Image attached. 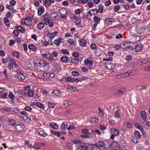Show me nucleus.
<instances>
[{
	"label": "nucleus",
	"mask_w": 150,
	"mask_h": 150,
	"mask_svg": "<svg viewBox=\"0 0 150 150\" xmlns=\"http://www.w3.org/2000/svg\"><path fill=\"white\" fill-rule=\"evenodd\" d=\"M121 48L124 50H133L134 49L133 47L130 46V43L128 42H124L121 44Z\"/></svg>",
	"instance_id": "1"
},
{
	"label": "nucleus",
	"mask_w": 150,
	"mask_h": 150,
	"mask_svg": "<svg viewBox=\"0 0 150 150\" xmlns=\"http://www.w3.org/2000/svg\"><path fill=\"white\" fill-rule=\"evenodd\" d=\"M32 21L31 20V16L27 17L26 18L23 19L21 21V24L22 25L24 24L30 26L32 25Z\"/></svg>",
	"instance_id": "2"
},
{
	"label": "nucleus",
	"mask_w": 150,
	"mask_h": 150,
	"mask_svg": "<svg viewBox=\"0 0 150 150\" xmlns=\"http://www.w3.org/2000/svg\"><path fill=\"white\" fill-rule=\"evenodd\" d=\"M135 30L136 32L139 34H141L145 31V28L140 25H137Z\"/></svg>",
	"instance_id": "3"
},
{
	"label": "nucleus",
	"mask_w": 150,
	"mask_h": 150,
	"mask_svg": "<svg viewBox=\"0 0 150 150\" xmlns=\"http://www.w3.org/2000/svg\"><path fill=\"white\" fill-rule=\"evenodd\" d=\"M38 133L40 135L43 137H45L47 136V134L45 131L42 128H39L38 130Z\"/></svg>",
	"instance_id": "4"
},
{
	"label": "nucleus",
	"mask_w": 150,
	"mask_h": 150,
	"mask_svg": "<svg viewBox=\"0 0 150 150\" xmlns=\"http://www.w3.org/2000/svg\"><path fill=\"white\" fill-rule=\"evenodd\" d=\"M24 125L22 124H17L16 125L15 128L17 130V131L20 132L24 129Z\"/></svg>",
	"instance_id": "5"
},
{
	"label": "nucleus",
	"mask_w": 150,
	"mask_h": 150,
	"mask_svg": "<svg viewBox=\"0 0 150 150\" xmlns=\"http://www.w3.org/2000/svg\"><path fill=\"white\" fill-rule=\"evenodd\" d=\"M48 64V63L43 60H40L37 64V67H45Z\"/></svg>",
	"instance_id": "6"
},
{
	"label": "nucleus",
	"mask_w": 150,
	"mask_h": 150,
	"mask_svg": "<svg viewBox=\"0 0 150 150\" xmlns=\"http://www.w3.org/2000/svg\"><path fill=\"white\" fill-rule=\"evenodd\" d=\"M143 46L141 44H139L135 45L134 47V50L136 52H139L143 49Z\"/></svg>",
	"instance_id": "7"
},
{
	"label": "nucleus",
	"mask_w": 150,
	"mask_h": 150,
	"mask_svg": "<svg viewBox=\"0 0 150 150\" xmlns=\"http://www.w3.org/2000/svg\"><path fill=\"white\" fill-rule=\"evenodd\" d=\"M65 79V82H76L77 79L74 78H71L70 77H66L64 78Z\"/></svg>",
	"instance_id": "8"
},
{
	"label": "nucleus",
	"mask_w": 150,
	"mask_h": 150,
	"mask_svg": "<svg viewBox=\"0 0 150 150\" xmlns=\"http://www.w3.org/2000/svg\"><path fill=\"white\" fill-rule=\"evenodd\" d=\"M94 145L98 148L99 147H103L104 145V143L102 141H98L97 142L94 144Z\"/></svg>",
	"instance_id": "9"
},
{
	"label": "nucleus",
	"mask_w": 150,
	"mask_h": 150,
	"mask_svg": "<svg viewBox=\"0 0 150 150\" xmlns=\"http://www.w3.org/2000/svg\"><path fill=\"white\" fill-rule=\"evenodd\" d=\"M126 89L125 88H122L116 91L115 94L116 95H119L124 93Z\"/></svg>",
	"instance_id": "10"
},
{
	"label": "nucleus",
	"mask_w": 150,
	"mask_h": 150,
	"mask_svg": "<svg viewBox=\"0 0 150 150\" xmlns=\"http://www.w3.org/2000/svg\"><path fill=\"white\" fill-rule=\"evenodd\" d=\"M58 12L60 15H65L67 13L66 9L64 8H61L59 10Z\"/></svg>",
	"instance_id": "11"
},
{
	"label": "nucleus",
	"mask_w": 150,
	"mask_h": 150,
	"mask_svg": "<svg viewBox=\"0 0 150 150\" xmlns=\"http://www.w3.org/2000/svg\"><path fill=\"white\" fill-rule=\"evenodd\" d=\"M17 76L18 79L20 80H24L25 78V76L22 73L18 74Z\"/></svg>",
	"instance_id": "12"
},
{
	"label": "nucleus",
	"mask_w": 150,
	"mask_h": 150,
	"mask_svg": "<svg viewBox=\"0 0 150 150\" xmlns=\"http://www.w3.org/2000/svg\"><path fill=\"white\" fill-rule=\"evenodd\" d=\"M52 94H54V96H59L61 94V92L59 90H55L52 92Z\"/></svg>",
	"instance_id": "13"
},
{
	"label": "nucleus",
	"mask_w": 150,
	"mask_h": 150,
	"mask_svg": "<svg viewBox=\"0 0 150 150\" xmlns=\"http://www.w3.org/2000/svg\"><path fill=\"white\" fill-rule=\"evenodd\" d=\"M110 146L112 148L115 149H117V148L118 146V144L116 142H113L112 143Z\"/></svg>",
	"instance_id": "14"
},
{
	"label": "nucleus",
	"mask_w": 150,
	"mask_h": 150,
	"mask_svg": "<svg viewBox=\"0 0 150 150\" xmlns=\"http://www.w3.org/2000/svg\"><path fill=\"white\" fill-rule=\"evenodd\" d=\"M62 40H63V39L59 38L57 40H55L54 41V43L57 46H59V45L60 43L62 42Z\"/></svg>",
	"instance_id": "15"
},
{
	"label": "nucleus",
	"mask_w": 150,
	"mask_h": 150,
	"mask_svg": "<svg viewBox=\"0 0 150 150\" xmlns=\"http://www.w3.org/2000/svg\"><path fill=\"white\" fill-rule=\"evenodd\" d=\"M28 48L29 49L32 50L33 51L36 52L37 49L36 47L33 44H30L28 45Z\"/></svg>",
	"instance_id": "16"
},
{
	"label": "nucleus",
	"mask_w": 150,
	"mask_h": 150,
	"mask_svg": "<svg viewBox=\"0 0 150 150\" xmlns=\"http://www.w3.org/2000/svg\"><path fill=\"white\" fill-rule=\"evenodd\" d=\"M140 115L142 119L144 120V121H145L146 115V112L144 111H142L141 112Z\"/></svg>",
	"instance_id": "17"
},
{
	"label": "nucleus",
	"mask_w": 150,
	"mask_h": 150,
	"mask_svg": "<svg viewBox=\"0 0 150 150\" xmlns=\"http://www.w3.org/2000/svg\"><path fill=\"white\" fill-rule=\"evenodd\" d=\"M121 112L120 109L118 107H117V110L115 111V113L114 115L115 117H117L118 118H120V116L119 114Z\"/></svg>",
	"instance_id": "18"
},
{
	"label": "nucleus",
	"mask_w": 150,
	"mask_h": 150,
	"mask_svg": "<svg viewBox=\"0 0 150 150\" xmlns=\"http://www.w3.org/2000/svg\"><path fill=\"white\" fill-rule=\"evenodd\" d=\"M94 53H95L96 56H100L101 54V51L99 48H96L94 51Z\"/></svg>",
	"instance_id": "19"
},
{
	"label": "nucleus",
	"mask_w": 150,
	"mask_h": 150,
	"mask_svg": "<svg viewBox=\"0 0 150 150\" xmlns=\"http://www.w3.org/2000/svg\"><path fill=\"white\" fill-rule=\"evenodd\" d=\"M68 57L64 56L60 58V60L66 63L68 62Z\"/></svg>",
	"instance_id": "20"
},
{
	"label": "nucleus",
	"mask_w": 150,
	"mask_h": 150,
	"mask_svg": "<svg viewBox=\"0 0 150 150\" xmlns=\"http://www.w3.org/2000/svg\"><path fill=\"white\" fill-rule=\"evenodd\" d=\"M51 134L58 137H60L61 134L59 132H56L54 130H52L51 132Z\"/></svg>",
	"instance_id": "21"
},
{
	"label": "nucleus",
	"mask_w": 150,
	"mask_h": 150,
	"mask_svg": "<svg viewBox=\"0 0 150 150\" xmlns=\"http://www.w3.org/2000/svg\"><path fill=\"white\" fill-rule=\"evenodd\" d=\"M134 137L139 139L141 137V135L139 132L135 131L134 133Z\"/></svg>",
	"instance_id": "22"
},
{
	"label": "nucleus",
	"mask_w": 150,
	"mask_h": 150,
	"mask_svg": "<svg viewBox=\"0 0 150 150\" xmlns=\"http://www.w3.org/2000/svg\"><path fill=\"white\" fill-rule=\"evenodd\" d=\"M50 127L54 129H57L58 125L55 123H51L50 124Z\"/></svg>",
	"instance_id": "23"
},
{
	"label": "nucleus",
	"mask_w": 150,
	"mask_h": 150,
	"mask_svg": "<svg viewBox=\"0 0 150 150\" xmlns=\"http://www.w3.org/2000/svg\"><path fill=\"white\" fill-rule=\"evenodd\" d=\"M93 19L96 24L98 23L100 20V18L97 16H95L93 17Z\"/></svg>",
	"instance_id": "24"
},
{
	"label": "nucleus",
	"mask_w": 150,
	"mask_h": 150,
	"mask_svg": "<svg viewBox=\"0 0 150 150\" xmlns=\"http://www.w3.org/2000/svg\"><path fill=\"white\" fill-rule=\"evenodd\" d=\"M135 126L137 128L139 129L140 131H141L142 132H144V130H143V128L138 123H136L135 124Z\"/></svg>",
	"instance_id": "25"
},
{
	"label": "nucleus",
	"mask_w": 150,
	"mask_h": 150,
	"mask_svg": "<svg viewBox=\"0 0 150 150\" xmlns=\"http://www.w3.org/2000/svg\"><path fill=\"white\" fill-rule=\"evenodd\" d=\"M8 122H11L10 124L13 126H14L16 125V122H15V120L13 119H9L8 118Z\"/></svg>",
	"instance_id": "26"
},
{
	"label": "nucleus",
	"mask_w": 150,
	"mask_h": 150,
	"mask_svg": "<svg viewBox=\"0 0 150 150\" xmlns=\"http://www.w3.org/2000/svg\"><path fill=\"white\" fill-rule=\"evenodd\" d=\"M44 24L45 23H39L37 25V27L39 29H41L44 27L45 25Z\"/></svg>",
	"instance_id": "27"
},
{
	"label": "nucleus",
	"mask_w": 150,
	"mask_h": 150,
	"mask_svg": "<svg viewBox=\"0 0 150 150\" xmlns=\"http://www.w3.org/2000/svg\"><path fill=\"white\" fill-rule=\"evenodd\" d=\"M71 141L74 144H80L81 143V141L80 140H77L76 139H71Z\"/></svg>",
	"instance_id": "28"
},
{
	"label": "nucleus",
	"mask_w": 150,
	"mask_h": 150,
	"mask_svg": "<svg viewBox=\"0 0 150 150\" xmlns=\"http://www.w3.org/2000/svg\"><path fill=\"white\" fill-rule=\"evenodd\" d=\"M81 132L83 134H89V130L87 129H82L81 130Z\"/></svg>",
	"instance_id": "29"
},
{
	"label": "nucleus",
	"mask_w": 150,
	"mask_h": 150,
	"mask_svg": "<svg viewBox=\"0 0 150 150\" xmlns=\"http://www.w3.org/2000/svg\"><path fill=\"white\" fill-rule=\"evenodd\" d=\"M12 55L17 58H18L19 57V53L18 52L14 51L12 52Z\"/></svg>",
	"instance_id": "30"
},
{
	"label": "nucleus",
	"mask_w": 150,
	"mask_h": 150,
	"mask_svg": "<svg viewBox=\"0 0 150 150\" xmlns=\"http://www.w3.org/2000/svg\"><path fill=\"white\" fill-rule=\"evenodd\" d=\"M5 24L7 26H9L10 25V22L7 18H5L4 20Z\"/></svg>",
	"instance_id": "31"
},
{
	"label": "nucleus",
	"mask_w": 150,
	"mask_h": 150,
	"mask_svg": "<svg viewBox=\"0 0 150 150\" xmlns=\"http://www.w3.org/2000/svg\"><path fill=\"white\" fill-rule=\"evenodd\" d=\"M85 63L86 64H88L89 65H92L93 64V62L90 60L88 59H86L84 60Z\"/></svg>",
	"instance_id": "32"
},
{
	"label": "nucleus",
	"mask_w": 150,
	"mask_h": 150,
	"mask_svg": "<svg viewBox=\"0 0 150 150\" xmlns=\"http://www.w3.org/2000/svg\"><path fill=\"white\" fill-rule=\"evenodd\" d=\"M22 117V118L25 120L26 121V120L27 121V122H29L30 121V119L29 117L27 115L25 117H23V115H22L21 116Z\"/></svg>",
	"instance_id": "33"
},
{
	"label": "nucleus",
	"mask_w": 150,
	"mask_h": 150,
	"mask_svg": "<svg viewBox=\"0 0 150 150\" xmlns=\"http://www.w3.org/2000/svg\"><path fill=\"white\" fill-rule=\"evenodd\" d=\"M141 65V64H140V62H139L138 63H135L132 65V67L133 68H137L139 67V66Z\"/></svg>",
	"instance_id": "34"
},
{
	"label": "nucleus",
	"mask_w": 150,
	"mask_h": 150,
	"mask_svg": "<svg viewBox=\"0 0 150 150\" xmlns=\"http://www.w3.org/2000/svg\"><path fill=\"white\" fill-rule=\"evenodd\" d=\"M120 76L122 78L125 77H127L129 76V74H128V72H125L124 73H122L120 74Z\"/></svg>",
	"instance_id": "35"
},
{
	"label": "nucleus",
	"mask_w": 150,
	"mask_h": 150,
	"mask_svg": "<svg viewBox=\"0 0 150 150\" xmlns=\"http://www.w3.org/2000/svg\"><path fill=\"white\" fill-rule=\"evenodd\" d=\"M38 14L39 15H40L44 12V8H39L38 9Z\"/></svg>",
	"instance_id": "36"
},
{
	"label": "nucleus",
	"mask_w": 150,
	"mask_h": 150,
	"mask_svg": "<svg viewBox=\"0 0 150 150\" xmlns=\"http://www.w3.org/2000/svg\"><path fill=\"white\" fill-rule=\"evenodd\" d=\"M106 21H108V24H110L111 23L114 22V19L113 18H106L105 19Z\"/></svg>",
	"instance_id": "37"
},
{
	"label": "nucleus",
	"mask_w": 150,
	"mask_h": 150,
	"mask_svg": "<svg viewBox=\"0 0 150 150\" xmlns=\"http://www.w3.org/2000/svg\"><path fill=\"white\" fill-rule=\"evenodd\" d=\"M54 75V74L51 73V74L50 73H43V76L45 78H48L49 76H50L51 75Z\"/></svg>",
	"instance_id": "38"
},
{
	"label": "nucleus",
	"mask_w": 150,
	"mask_h": 150,
	"mask_svg": "<svg viewBox=\"0 0 150 150\" xmlns=\"http://www.w3.org/2000/svg\"><path fill=\"white\" fill-rule=\"evenodd\" d=\"M67 124L66 122H63L61 125V128L63 130H64L67 127Z\"/></svg>",
	"instance_id": "39"
},
{
	"label": "nucleus",
	"mask_w": 150,
	"mask_h": 150,
	"mask_svg": "<svg viewBox=\"0 0 150 150\" xmlns=\"http://www.w3.org/2000/svg\"><path fill=\"white\" fill-rule=\"evenodd\" d=\"M47 58H48V59L50 60L51 61H52L54 59L53 56L51 53L47 55Z\"/></svg>",
	"instance_id": "40"
},
{
	"label": "nucleus",
	"mask_w": 150,
	"mask_h": 150,
	"mask_svg": "<svg viewBox=\"0 0 150 150\" xmlns=\"http://www.w3.org/2000/svg\"><path fill=\"white\" fill-rule=\"evenodd\" d=\"M88 78L82 76L81 78L79 79H77L76 80V83H77L78 82H81L83 80H84Z\"/></svg>",
	"instance_id": "41"
},
{
	"label": "nucleus",
	"mask_w": 150,
	"mask_h": 150,
	"mask_svg": "<svg viewBox=\"0 0 150 150\" xmlns=\"http://www.w3.org/2000/svg\"><path fill=\"white\" fill-rule=\"evenodd\" d=\"M19 34V32L16 30H14L13 33V35L14 36H18Z\"/></svg>",
	"instance_id": "42"
},
{
	"label": "nucleus",
	"mask_w": 150,
	"mask_h": 150,
	"mask_svg": "<svg viewBox=\"0 0 150 150\" xmlns=\"http://www.w3.org/2000/svg\"><path fill=\"white\" fill-rule=\"evenodd\" d=\"M70 89H71V90H73L74 91H75L76 89L75 88H74L73 87V86H71V87H68L67 88L66 90L68 91L69 92L70 91Z\"/></svg>",
	"instance_id": "43"
},
{
	"label": "nucleus",
	"mask_w": 150,
	"mask_h": 150,
	"mask_svg": "<svg viewBox=\"0 0 150 150\" xmlns=\"http://www.w3.org/2000/svg\"><path fill=\"white\" fill-rule=\"evenodd\" d=\"M146 86H145L141 85L140 87V88H139V90L141 91L143 90H146Z\"/></svg>",
	"instance_id": "44"
},
{
	"label": "nucleus",
	"mask_w": 150,
	"mask_h": 150,
	"mask_svg": "<svg viewBox=\"0 0 150 150\" xmlns=\"http://www.w3.org/2000/svg\"><path fill=\"white\" fill-rule=\"evenodd\" d=\"M43 1L44 4L46 7H49L50 5L49 2L47 0H43Z\"/></svg>",
	"instance_id": "45"
},
{
	"label": "nucleus",
	"mask_w": 150,
	"mask_h": 150,
	"mask_svg": "<svg viewBox=\"0 0 150 150\" xmlns=\"http://www.w3.org/2000/svg\"><path fill=\"white\" fill-rule=\"evenodd\" d=\"M98 122V120L95 117H92L91 118L90 120V122L91 123H93L94 122Z\"/></svg>",
	"instance_id": "46"
},
{
	"label": "nucleus",
	"mask_w": 150,
	"mask_h": 150,
	"mask_svg": "<svg viewBox=\"0 0 150 150\" xmlns=\"http://www.w3.org/2000/svg\"><path fill=\"white\" fill-rule=\"evenodd\" d=\"M98 10V12L100 13H102L103 12V6H99V8Z\"/></svg>",
	"instance_id": "47"
},
{
	"label": "nucleus",
	"mask_w": 150,
	"mask_h": 150,
	"mask_svg": "<svg viewBox=\"0 0 150 150\" xmlns=\"http://www.w3.org/2000/svg\"><path fill=\"white\" fill-rule=\"evenodd\" d=\"M72 75L74 76H78L79 75V73L76 71H74L71 73Z\"/></svg>",
	"instance_id": "48"
},
{
	"label": "nucleus",
	"mask_w": 150,
	"mask_h": 150,
	"mask_svg": "<svg viewBox=\"0 0 150 150\" xmlns=\"http://www.w3.org/2000/svg\"><path fill=\"white\" fill-rule=\"evenodd\" d=\"M113 3L115 4H117L119 2L122 3L123 2V0H113Z\"/></svg>",
	"instance_id": "49"
},
{
	"label": "nucleus",
	"mask_w": 150,
	"mask_h": 150,
	"mask_svg": "<svg viewBox=\"0 0 150 150\" xmlns=\"http://www.w3.org/2000/svg\"><path fill=\"white\" fill-rule=\"evenodd\" d=\"M33 94V92L31 90L28 91L27 92V95L29 97H32Z\"/></svg>",
	"instance_id": "50"
},
{
	"label": "nucleus",
	"mask_w": 150,
	"mask_h": 150,
	"mask_svg": "<svg viewBox=\"0 0 150 150\" xmlns=\"http://www.w3.org/2000/svg\"><path fill=\"white\" fill-rule=\"evenodd\" d=\"M36 105L40 108H42L43 106V104L39 102H37L35 103Z\"/></svg>",
	"instance_id": "51"
},
{
	"label": "nucleus",
	"mask_w": 150,
	"mask_h": 150,
	"mask_svg": "<svg viewBox=\"0 0 150 150\" xmlns=\"http://www.w3.org/2000/svg\"><path fill=\"white\" fill-rule=\"evenodd\" d=\"M16 28L20 31L22 32L23 31L24 28L21 26H16Z\"/></svg>",
	"instance_id": "52"
},
{
	"label": "nucleus",
	"mask_w": 150,
	"mask_h": 150,
	"mask_svg": "<svg viewBox=\"0 0 150 150\" xmlns=\"http://www.w3.org/2000/svg\"><path fill=\"white\" fill-rule=\"evenodd\" d=\"M123 6L124 7H125V9L127 10H128L130 7L129 4L128 3L125 4V3H124L123 4Z\"/></svg>",
	"instance_id": "53"
},
{
	"label": "nucleus",
	"mask_w": 150,
	"mask_h": 150,
	"mask_svg": "<svg viewBox=\"0 0 150 150\" xmlns=\"http://www.w3.org/2000/svg\"><path fill=\"white\" fill-rule=\"evenodd\" d=\"M80 42L81 45L83 47L84 46L85 44L86 43V40L83 39L81 40Z\"/></svg>",
	"instance_id": "54"
},
{
	"label": "nucleus",
	"mask_w": 150,
	"mask_h": 150,
	"mask_svg": "<svg viewBox=\"0 0 150 150\" xmlns=\"http://www.w3.org/2000/svg\"><path fill=\"white\" fill-rule=\"evenodd\" d=\"M66 145L69 149H71L72 147V144L71 143H67Z\"/></svg>",
	"instance_id": "55"
},
{
	"label": "nucleus",
	"mask_w": 150,
	"mask_h": 150,
	"mask_svg": "<svg viewBox=\"0 0 150 150\" xmlns=\"http://www.w3.org/2000/svg\"><path fill=\"white\" fill-rule=\"evenodd\" d=\"M120 6L119 5H116L114 7V10L115 12H117L120 8Z\"/></svg>",
	"instance_id": "56"
},
{
	"label": "nucleus",
	"mask_w": 150,
	"mask_h": 150,
	"mask_svg": "<svg viewBox=\"0 0 150 150\" xmlns=\"http://www.w3.org/2000/svg\"><path fill=\"white\" fill-rule=\"evenodd\" d=\"M8 97L11 100L14 99V96L13 95V93L11 92H10L8 95Z\"/></svg>",
	"instance_id": "57"
},
{
	"label": "nucleus",
	"mask_w": 150,
	"mask_h": 150,
	"mask_svg": "<svg viewBox=\"0 0 150 150\" xmlns=\"http://www.w3.org/2000/svg\"><path fill=\"white\" fill-rule=\"evenodd\" d=\"M2 110L6 112H9L11 111V109L8 107H6L2 108Z\"/></svg>",
	"instance_id": "58"
},
{
	"label": "nucleus",
	"mask_w": 150,
	"mask_h": 150,
	"mask_svg": "<svg viewBox=\"0 0 150 150\" xmlns=\"http://www.w3.org/2000/svg\"><path fill=\"white\" fill-rule=\"evenodd\" d=\"M114 135L115 136H117L119 134V132L117 129H115V130H114V131L113 132Z\"/></svg>",
	"instance_id": "59"
},
{
	"label": "nucleus",
	"mask_w": 150,
	"mask_h": 150,
	"mask_svg": "<svg viewBox=\"0 0 150 150\" xmlns=\"http://www.w3.org/2000/svg\"><path fill=\"white\" fill-rule=\"evenodd\" d=\"M132 139L133 142L134 143H136L137 142V139H138L137 138L134 137H132Z\"/></svg>",
	"instance_id": "60"
},
{
	"label": "nucleus",
	"mask_w": 150,
	"mask_h": 150,
	"mask_svg": "<svg viewBox=\"0 0 150 150\" xmlns=\"http://www.w3.org/2000/svg\"><path fill=\"white\" fill-rule=\"evenodd\" d=\"M73 19V21L75 22V21H77V20H78V17H76L74 15H73L71 17Z\"/></svg>",
	"instance_id": "61"
},
{
	"label": "nucleus",
	"mask_w": 150,
	"mask_h": 150,
	"mask_svg": "<svg viewBox=\"0 0 150 150\" xmlns=\"http://www.w3.org/2000/svg\"><path fill=\"white\" fill-rule=\"evenodd\" d=\"M73 61L74 62V64H77L79 63V61L78 59L74 58H72Z\"/></svg>",
	"instance_id": "62"
},
{
	"label": "nucleus",
	"mask_w": 150,
	"mask_h": 150,
	"mask_svg": "<svg viewBox=\"0 0 150 150\" xmlns=\"http://www.w3.org/2000/svg\"><path fill=\"white\" fill-rule=\"evenodd\" d=\"M48 107L50 108H54V105L53 103L49 102L48 104Z\"/></svg>",
	"instance_id": "63"
},
{
	"label": "nucleus",
	"mask_w": 150,
	"mask_h": 150,
	"mask_svg": "<svg viewBox=\"0 0 150 150\" xmlns=\"http://www.w3.org/2000/svg\"><path fill=\"white\" fill-rule=\"evenodd\" d=\"M68 42L71 45H74V43L73 40L71 39H69L68 40Z\"/></svg>",
	"instance_id": "64"
}]
</instances>
